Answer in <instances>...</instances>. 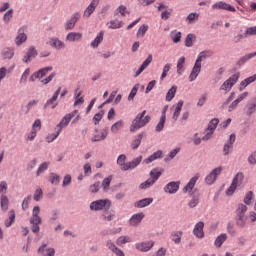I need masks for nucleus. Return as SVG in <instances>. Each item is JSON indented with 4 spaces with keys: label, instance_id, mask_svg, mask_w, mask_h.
Here are the masks:
<instances>
[{
    "label": "nucleus",
    "instance_id": "nucleus-3",
    "mask_svg": "<svg viewBox=\"0 0 256 256\" xmlns=\"http://www.w3.org/2000/svg\"><path fill=\"white\" fill-rule=\"evenodd\" d=\"M29 223L31 225L32 233H39V231H41V227H39V225L43 223V218H41V207H33Z\"/></svg>",
    "mask_w": 256,
    "mask_h": 256
},
{
    "label": "nucleus",
    "instance_id": "nucleus-51",
    "mask_svg": "<svg viewBox=\"0 0 256 256\" xmlns=\"http://www.w3.org/2000/svg\"><path fill=\"white\" fill-rule=\"evenodd\" d=\"M183 65H185V56H182L177 61V75L181 76L183 75Z\"/></svg>",
    "mask_w": 256,
    "mask_h": 256
},
{
    "label": "nucleus",
    "instance_id": "nucleus-38",
    "mask_svg": "<svg viewBox=\"0 0 256 256\" xmlns=\"http://www.w3.org/2000/svg\"><path fill=\"white\" fill-rule=\"evenodd\" d=\"M141 161H143V156H138L134 158L132 161L128 162V167H126L127 171L131 169H135L136 167H139L141 164Z\"/></svg>",
    "mask_w": 256,
    "mask_h": 256
},
{
    "label": "nucleus",
    "instance_id": "nucleus-14",
    "mask_svg": "<svg viewBox=\"0 0 256 256\" xmlns=\"http://www.w3.org/2000/svg\"><path fill=\"white\" fill-rule=\"evenodd\" d=\"M223 171V167L219 166L217 168H214L206 177H205V183L207 185H213L215 181H217V176L221 175V172Z\"/></svg>",
    "mask_w": 256,
    "mask_h": 256
},
{
    "label": "nucleus",
    "instance_id": "nucleus-58",
    "mask_svg": "<svg viewBox=\"0 0 256 256\" xmlns=\"http://www.w3.org/2000/svg\"><path fill=\"white\" fill-rule=\"evenodd\" d=\"M247 163L251 167H255L256 165V150L252 151L247 157Z\"/></svg>",
    "mask_w": 256,
    "mask_h": 256
},
{
    "label": "nucleus",
    "instance_id": "nucleus-55",
    "mask_svg": "<svg viewBox=\"0 0 256 256\" xmlns=\"http://www.w3.org/2000/svg\"><path fill=\"white\" fill-rule=\"evenodd\" d=\"M177 93V86H172L166 93V101H173L175 94Z\"/></svg>",
    "mask_w": 256,
    "mask_h": 256
},
{
    "label": "nucleus",
    "instance_id": "nucleus-39",
    "mask_svg": "<svg viewBox=\"0 0 256 256\" xmlns=\"http://www.w3.org/2000/svg\"><path fill=\"white\" fill-rule=\"evenodd\" d=\"M149 31V25L147 24H142L137 32H136V37L137 39H143L145 37L146 33Z\"/></svg>",
    "mask_w": 256,
    "mask_h": 256
},
{
    "label": "nucleus",
    "instance_id": "nucleus-31",
    "mask_svg": "<svg viewBox=\"0 0 256 256\" xmlns=\"http://www.w3.org/2000/svg\"><path fill=\"white\" fill-rule=\"evenodd\" d=\"M25 41H27V34H25L22 29H19L15 38V45H17V47H21Z\"/></svg>",
    "mask_w": 256,
    "mask_h": 256
},
{
    "label": "nucleus",
    "instance_id": "nucleus-37",
    "mask_svg": "<svg viewBox=\"0 0 256 256\" xmlns=\"http://www.w3.org/2000/svg\"><path fill=\"white\" fill-rule=\"evenodd\" d=\"M133 239L130 236L122 235L117 238L116 245L118 247H123V245H127V243H132Z\"/></svg>",
    "mask_w": 256,
    "mask_h": 256
},
{
    "label": "nucleus",
    "instance_id": "nucleus-5",
    "mask_svg": "<svg viewBox=\"0 0 256 256\" xmlns=\"http://www.w3.org/2000/svg\"><path fill=\"white\" fill-rule=\"evenodd\" d=\"M73 117H75L73 119ZM71 119H73L72 123H77L81 121V114L79 110H73L72 112L66 114L61 120L60 123L56 125V129H60L63 131L65 127H68L69 123H71Z\"/></svg>",
    "mask_w": 256,
    "mask_h": 256
},
{
    "label": "nucleus",
    "instance_id": "nucleus-61",
    "mask_svg": "<svg viewBox=\"0 0 256 256\" xmlns=\"http://www.w3.org/2000/svg\"><path fill=\"white\" fill-rule=\"evenodd\" d=\"M198 205H199V196L192 195V198L188 203V207H190V209H195V207H197Z\"/></svg>",
    "mask_w": 256,
    "mask_h": 256
},
{
    "label": "nucleus",
    "instance_id": "nucleus-34",
    "mask_svg": "<svg viewBox=\"0 0 256 256\" xmlns=\"http://www.w3.org/2000/svg\"><path fill=\"white\" fill-rule=\"evenodd\" d=\"M126 161H127V156L125 154H121L117 158V165H119L122 171H127L126 167H128V162L125 163Z\"/></svg>",
    "mask_w": 256,
    "mask_h": 256
},
{
    "label": "nucleus",
    "instance_id": "nucleus-41",
    "mask_svg": "<svg viewBox=\"0 0 256 256\" xmlns=\"http://www.w3.org/2000/svg\"><path fill=\"white\" fill-rule=\"evenodd\" d=\"M48 181L51 185H59V183H61V176L55 172H51L49 174Z\"/></svg>",
    "mask_w": 256,
    "mask_h": 256
},
{
    "label": "nucleus",
    "instance_id": "nucleus-60",
    "mask_svg": "<svg viewBox=\"0 0 256 256\" xmlns=\"http://www.w3.org/2000/svg\"><path fill=\"white\" fill-rule=\"evenodd\" d=\"M11 19H13V9H9L5 12L3 16V22L7 25L11 23Z\"/></svg>",
    "mask_w": 256,
    "mask_h": 256
},
{
    "label": "nucleus",
    "instance_id": "nucleus-4",
    "mask_svg": "<svg viewBox=\"0 0 256 256\" xmlns=\"http://www.w3.org/2000/svg\"><path fill=\"white\" fill-rule=\"evenodd\" d=\"M247 205L243 204V203H239L237 205V208L235 210V215H236V225L238 227H245V225H247V219H249V217L247 216Z\"/></svg>",
    "mask_w": 256,
    "mask_h": 256
},
{
    "label": "nucleus",
    "instance_id": "nucleus-15",
    "mask_svg": "<svg viewBox=\"0 0 256 256\" xmlns=\"http://www.w3.org/2000/svg\"><path fill=\"white\" fill-rule=\"evenodd\" d=\"M179 187H181V181H171L164 186L163 191L168 195H175L179 191Z\"/></svg>",
    "mask_w": 256,
    "mask_h": 256
},
{
    "label": "nucleus",
    "instance_id": "nucleus-27",
    "mask_svg": "<svg viewBox=\"0 0 256 256\" xmlns=\"http://www.w3.org/2000/svg\"><path fill=\"white\" fill-rule=\"evenodd\" d=\"M157 159H163V151L158 150L154 152L152 155L147 157L146 159L143 160L144 165H150V163H153V161H157Z\"/></svg>",
    "mask_w": 256,
    "mask_h": 256
},
{
    "label": "nucleus",
    "instance_id": "nucleus-63",
    "mask_svg": "<svg viewBox=\"0 0 256 256\" xmlns=\"http://www.w3.org/2000/svg\"><path fill=\"white\" fill-rule=\"evenodd\" d=\"M33 199L37 202L41 201L43 199V189L37 188L34 192Z\"/></svg>",
    "mask_w": 256,
    "mask_h": 256
},
{
    "label": "nucleus",
    "instance_id": "nucleus-9",
    "mask_svg": "<svg viewBox=\"0 0 256 256\" xmlns=\"http://www.w3.org/2000/svg\"><path fill=\"white\" fill-rule=\"evenodd\" d=\"M201 177V174L196 173L188 183L183 187L182 191L183 193H188L190 197H193V189H195V185H197V181H199V178Z\"/></svg>",
    "mask_w": 256,
    "mask_h": 256
},
{
    "label": "nucleus",
    "instance_id": "nucleus-7",
    "mask_svg": "<svg viewBox=\"0 0 256 256\" xmlns=\"http://www.w3.org/2000/svg\"><path fill=\"white\" fill-rule=\"evenodd\" d=\"M239 77H241V74L239 72L233 74L222 83L219 91L223 92L224 95H227V93H229L233 89V87H235L237 81H239Z\"/></svg>",
    "mask_w": 256,
    "mask_h": 256
},
{
    "label": "nucleus",
    "instance_id": "nucleus-28",
    "mask_svg": "<svg viewBox=\"0 0 256 256\" xmlns=\"http://www.w3.org/2000/svg\"><path fill=\"white\" fill-rule=\"evenodd\" d=\"M106 247H108L109 251H112L115 256H125V252L117 247L113 241H108L106 243Z\"/></svg>",
    "mask_w": 256,
    "mask_h": 256
},
{
    "label": "nucleus",
    "instance_id": "nucleus-1",
    "mask_svg": "<svg viewBox=\"0 0 256 256\" xmlns=\"http://www.w3.org/2000/svg\"><path fill=\"white\" fill-rule=\"evenodd\" d=\"M213 53L210 50H203L200 52L197 56V59L195 61V64L192 68V71L189 75V81L192 83V81H195L197 77H199V73H201V63L205 61V59H209Z\"/></svg>",
    "mask_w": 256,
    "mask_h": 256
},
{
    "label": "nucleus",
    "instance_id": "nucleus-20",
    "mask_svg": "<svg viewBox=\"0 0 256 256\" xmlns=\"http://www.w3.org/2000/svg\"><path fill=\"white\" fill-rule=\"evenodd\" d=\"M213 11L223 10V11H230L231 13H235V7L231 6L230 4L220 1L216 2L212 5Z\"/></svg>",
    "mask_w": 256,
    "mask_h": 256
},
{
    "label": "nucleus",
    "instance_id": "nucleus-22",
    "mask_svg": "<svg viewBox=\"0 0 256 256\" xmlns=\"http://www.w3.org/2000/svg\"><path fill=\"white\" fill-rule=\"evenodd\" d=\"M49 45L52 49H56L57 51H61L66 47L65 42L61 41L58 37L50 38Z\"/></svg>",
    "mask_w": 256,
    "mask_h": 256
},
{
    "label": "nucleus",
    "instance_id": "nucleus-18",
    "mask_svg": "<svg viewBox=\"0 0 256 256\" xmlns=\"http://www.w3.org/2000/svg\"><path fill=\"white\" fill-rule=\"evenodd\" d=\"M95 133L92 138H91V142L92 143H99V141H105V139H107V135H109V131L107 130V128L102 129V130H95Z\"/></svg>",
    "mask_w": 256,
    "mask_h": 256
},
{
    "label": "nucleus",
    "instance_id": "nucleus-64",
    "mask_svg": "<svg viewBox=\"0 0 256 256\" xmlns=\"http://www.w3.org/2000/svg\"><path fill=\"white\" fill-rule=\"evenodd\" d=\"M120 129H123V120L117 121L111 126L113 133H117Z\"/></svg>",
    "mask_w": 256,
    "mask_h": 256
},
{
    "label": "nucleus",
    "instance_id": "nucleus-6",
    "mask_svg": "<svg viewBox=\"0 0 256 256\" xmlns=\"http://www.w3.org/2000/svg\"><path fill=\"white\" fill-rule=\"evenodd\" d=\"M90 211H109L111 209V200L98 199L94 200L89 205Z\"/></svg>",
    "mask_w": 256,
    "mask_h": 256
},
{
    "label": "nucleus",
    "instance_id": "nucleus-23",
    "mask_svg": "<svg viewBox=\"0 0 256 256\" xmlns=\"http://www.w3.org/2000/svg\"><path fill=\"white\" fill-rule=\"evenodd\" d=\"M246 117H252L256 113V99L249 101L244 107Z\"/></svg>",
    "mask_w": 256,
    "mask_h": 256
},
{
    "label": "nucleus",
    "instance_id": "nucleus-48",
    "mask_svg": "<svg viewBox=\"0 0 256 256\" xmlns=\"http://www.w3.org/2000/svg\"><path fill=\"white\" fill-rule=\"evenodd\" d=\"M197 39V36L193 33H190L185 38V47H193V44L195 43Z\"/></svg>",
    "mask_w": 256,
    "mask_h": 256
},
{
    "label": "nucleus",
    "instance_id": "nucleus-12",
    "mask_svg": "<svg viewBox=\"0 0 256 256\" xmlns=\"http://www.w3.org/2000/svg\"><path fill=\"white\" fill-rule=\"evenodd\" d=\"M99 3H101V0L90 1L89 5L83 11L84 19H89V17L95 13L97 7H99Z\"/></svg>",
    "mask_w": 256,
    "mask_h": 256
},
{
    "label": "nucleus",
    "instance_id": "nucleus-10",
    "mask_svg": "<svg viewBox=\"0 0 256 256\" xmlns=\"http://www.w3.org/2000/svg\"><path fill=\"white\" fill-rule=\"evenodd\" d=\"M39 131H41V119H36L32 124L31 131L26 134V141H35Z\"/></svg>",
    "mask_w": 256,
    "mask_h": 256
},
{
    "label": "nucleus",
    "instance_id": "nucleus-49",
    "mask_svg": "<svg viewBox=\"0 0 256 256\" xmlns=\"http://www.w3.org/2000/svg\"><path fill=\"white\" fill-rule=\"evenodd\" d=\"M0 205L2 211H7L9 209V198L7 195L0 196Z\"/></svg>",
    "mask_w": 256,
    "mask_h": 256
},
{
    "label": "nucleus",
    "instance_id": "nucleus-53",
    "mask_svg": "<svg viewBox=\"0 0 256 256\" xmlns=\"http://www.w3.org/2000/svg\"><path fill=\"white\" fill-rule=\"evenodd\" d=\"M15 223V211L9 212V217L4 221L5 227H11Z\"/></svg>",
    "mask_w": 256,
    "mask_h": 256
},
{
    "label": "nucleus",
    "instance_id": "nucleus-36",
    "mask_svg": "<svg viewBox=\"0 0 256 256\" xmlns=\"http://www.w3.org/2000/svg\"><path fill=\"white\" fill-rule=\"evenodd\" d=\"M143 141V133L138 134L131 142L130 147L135 151L136 149H139V146L141 145V142Z\"/></svg>",
    "mask_w": 256,
    "mask_h": 256
},
{
    "label": "nucleus",
    "instance_id": "nucleus-21",
    "mask_svg": "<svg viewBox=\"0 0 256 256\" xmlns=\"http://www.w3.org/2000/svg\"><path fill=\"white\" fill-rule=\"evenodd\" d=\"M203 229H205V222L199 221L194 226L193 235H195L197 239H203L205 237V231H203Z\"/></svg>",
    "mask_w": 256,
    "mask_h": 256
},
{
    "label": "nucleus",
    "instance_id": "nucleus-40",
    "mask_svg": "<svg viewBox=\"0 0 256 256\" xmlns=\"http://www.w3.org/2000/svg\"><path fill=\"white\" fill-rule=\"evenodd\" d=\"M227 234L222 233L220 235H218L214 241V245L215 247H217L218 249H220V247L223 246V243H225V241H227Z\"/></svg>",
    "mask_w": 256,
    "mask_h": 256
},
{
    "label": "nucleus",
    "instance_id": "nucleus-54",
    "mask_svg": "<svg viewBox=\"0 0 256 256\" xmlns=\"http://www.w3.org/2000/svg\"><path fill=\"white\" fill-rule=\"evenodd\" d=\"M198 20H199V13L197 12H192L186 17V23H188V25H191Z\"/></svg>",
    "mask_w": 256,
    "mask_h": 256
},
{
    "label": "nucleus",
    "instance_id": "nucleus-44",
    "mask_svg": "<svg viewBox=\"0 0 256 256\" xmlns=\"http://www.w3.org/2000/svg\"><path fill=\"white\" fill-rule=\"evenodd\" d=\"M183 100H179L178 103L176 104L174 114H173V119L174 121H177L179 119V115H181V110L183 109Z\"/></svg>",
    "mask_w": 256,
    "mask_h": 256
},
{
    "label": "nucleus",
    "instance_id": "nucleus-56",
    "mask_svg": "<svg viewBox=\"0 0 256 256\" xmlns=\"http://www.w3.org/2000/svg\"><path fill=\"white\" fill-rule=\"evenodd\" d=\"M253 57H256V52H252V53L244 55L242 58L239 59L238 63L240 65H245V63H247V61L253 59Z\"/></svg>",
    "mask_w": 256,
    "mask_h": 256
},
{
    "label": "nucleus",
    "instance_id": "nucleus-8",
    "mask_svg": "<svg viewBox=\"0 0 256 256\" xmlns=\"http://www.w3.org/2000/svg\"><path fill=\"white\" fill-rule=\"evenodd\" d=\"M244 179H245V174H243V172H238L234 176L231 185L226 190V195L228 197H231V195H233V193H235V191H237V187H241V185H243Z\"/></svg>",
    "mask_w": 256,
    "mask_h": 256
},
{
    "label": "nucleus",
    "instance_id": "nucleus-33",
    "mask_svg": "<svg viewBox=\"0 0 256 256\" xmlns=\"http://www.w3.org/2000/svg\"><path fill=\"white\" fill-rule=\"evenodd\" d=\"M103 31H100L97 36L95 37V39L90 43V47H92V49H97V47H99V45H101V43H103Z\"/></svg>",
    "mask_w": 256,
    "mask_h": 256
},
{
    "label": "nucleus",
    "instance_id": "nucleus-2",
    "mask_svg": "<svg viewBox=\"0 0 256 256\" xmlns=\"http://www.w3.org/2000/svg\"><path fill=\"white\" fill-rule=\"evenodd\" d=\"M151 121V116L147 115V110L137 114L130 126V132L135 133L139 129H143Z\"/></svg>",
    "mask_w": 256,
    "mask_h": 256
},
{
    "label": "nucleus",
    "instance_id": "nucleus-43",
    "mask_svg": "<svg viewBox=\"0 0 256 256\" xmlns=\"http://www.w3.org/2000/svg\"><path fill=\"white\" fill-rule=\"evenodd\" d=\"M49 165H51V163L49 162H43L38 166V169L36 171V177H41V175H43V173H45V171H47V169H49Z\"/></svg>",
    "mask_w": 256,
    "mask_h": 256
},
{
    "label": "nucleus",
    "instance_id": "nucleus-11",
    "mask_svg": "<svg viewBox=\"0 0 256 256\" xmlns=\"http://www.w3.org/2000/svg\"><path fill=\"white\" fill-rule=\"evenodd\" d=\"M49 71H53V66H47V67L41 68L38 71L34 72L29 77V81L31 83H35V81H37V79H43V77H45V75H47V73H49Z\"/></svg>",
    "mask_w": 256,
    "mask_h": 256
},
{
    "label": "nucleus",
    "instance_id": "nucleus-29",
    "mask_svg": "<svg viewBox=\"0 0 256 256\" xmlns=\"http://www.w3.org/2000/svg\"><path fill=\"white\" fill-rule=\"evenodd\" d=\"M83 39V33L81 32H70L66 35V41L69 43L79 42Z\"/></svg>",
    "mask_w": 256,
    "mask_h": 256
},
{
    "label": "nucleus",
    "instance_id": "nucleus-25",
    "mask_svg": "<svg viewBox=\"0 0 256 256\" xmlns=\"http://www.w3.org/2000/svg\"><path fill=\"white\" fill-rule=\"evenodd\" d=\"M2 59L6 61H11L15 57V48L13 47H5L1 51Z\"/></svg>",
    "mask_w": 256,
    "mask_h": 256
},
{
    "label": "nucleus",
    "instance_id": "nucleus-46",
    "mask_svg": "<svg viewBox=\"0 0 256 256\" xmlns=\"http://www.w3.org/2000/svg\"><path fill=\"white\" fill-rule=\"evenodd\" d=\"M181 151V148H175L171 150L168 155L164 158L165 163H169V161H173L175 157H177V154Z\"/></svg>",
    "mask_w": 256,
    "mask_h": 256
},
{
    "label": "nucleus",
    "instance_id": "nucleus-24",
    "mask_svg": "<svg viewBox=\"0 0 256 256\" xmlns=\"http://www.w3.org/2000/svg\"><path fill=\"white\" fill-rule=\"evenodd\" d=\"M153 63V55H148L145 61L141 64L140 68L135 72L134 77H139L148 67Z\"/></svg>",
    "mask_w": 256,
    "mask_h": 256
},
{
    "label": "nucleus",
    "instance_id": "nucleus-13",
    "mask_svg": "<svg viewBox=\"0 0 256 256\" xmlns=\"http://www.w3.org/2000/svg\"><path fill=\"white\" fill-rule=\"evenodd\" d=\"M79 19H81L80 12H75L72 14L70 19H68L64 24L65 31H72V29H75V25H77V21H79Z\"/></svg>",
    "mask_w": 256,
    "mask_h": 256
},
{
    "label": "nucleus",
    "instance_id": "nucleus-57",
    "mask_svg": "<svg viewBox=\"0 0 256 256\" xmlns=\"http://www.w3.org/2000/svg\"><path fill=\"white\" fill-rule=\"evenodd\" d=\"M222 153L224 157H228V155H231V153H233V144H228L226 142L223 146Z\"/></svg>",
    "mask_w": 256,
    "mask_h": 256
},
{
    "label": "nucleus",
    "instance_id": "nucleus-32",
    "mask_svg": "<svg viewBox=\"0 0 256 256\" xmlns=\"http://www.w3.org/2000/svg\"><path fill=\"white\" fill-rule=\"evenodd\" d=\"M161 175H163V169L161 168H154L149 173L150 179H152L154 183L159 181V177H161Z\"/></svg>",
    "mask_w": 256,
    "mask_h": 256
},
{
    "label": "nucleus",
    "instance_id": "nucleus-50",
    "mask_svg": "<svg viewBox=\"0 0 256 256\" xmlns=\"http://www.w3.org/2000/svg\"><path fill=\"white\" fill-rule=\"evenodd\" d=\"M183 237V232L176 231L171 234V239L175 245H179L181 243V238Z\"/></svg>",
    "mask_w": 256,
    "mask_h": 256
},
{
    "label": "nucleus",
    "instance_id": "nucleus-45",
    "mask_svg": "<svg viewBox=\"0 0 256 256\" xmlns=\"http://www.w3.org/2000/svg\"><path fill=\"white\" fill-rule=\"evenodd\" d=\"M123 25H125V23H123V21H119L117 19L110 20L108 22V29H121V27H123Z\"/></svg>",
    "mask_w": 256,
    "mask_h": 256
},
{
    "label": "nucleus",
    "instance_id": "nucleus-19",
    "mask_svg": "<svg viewBox=\"0 0 256 256\" xmlns=\"http://www.w3.org/2000/svg\"><path fill=\"white\" fill-rule=\"evenodd\" d=\"M60 93H61V87H59L54 92L53 96L46 101V103L44 104V109H47L48 107H50V109H55V107H57L58 105L57 99H59Z\"/></svg>",
    "mask_w": 256,
    "mask_h": 256
},
{
    "label": "nucleus",
    "instance_id": "nucleus-30",
    "mask_svg": "<svg viewBox=\"0 0 256 256\" xmlns=\"http://www.w3.org/2000/svg\"><path fill=\"white\" fill-rule=\"evenodd\" d=\"M153 203V198H143L141 200H138L134 203V207L137 209H143L145 207H149Z\"/></svg>",
    "mask_w": 256,
    "mask_h": 256
},
{
    "label": "nucleus",
    "instance_id": "nucleus-17",
    "mask_svg": "<svg viewBox=\"0 0 256 256\" xmlns=\"http://www.w3.org/2000/svg\"><path fill=\"white\" fill-rule=\"evenodd\" d=\"M143 219H145V213L143 212L136 213L130 217V219L128 220V223L130 227H139Z\"/></svg>",
    "mask_w": 256,
    "mask_h": 256
},
{
    "label": "nucleus",
    "instance_id": "nucleus-16",
    "mask_svg": "<svg viewBox=\"0 0 256 256\" xmlns=\"http://www.w3.org/2000/svg\"><path fill=\"white\" fill-rule=\"evenodd\" d=\"M155 246V241H145V242H138L135 244V249L137 251H141L142 253H147V251H151L153 247Z\"/></svg>",
    "mask_w": 256,
    "mask_h": 256
},
{
    "label": "nucleus",
    "instance_id": "nucleus-59",
    "mask_svg": "<svg viewBox=\"0 0 256 256\" xmlns=\"http://www.w3.org/2000/svg\"><path fill=\"white\" fill-rule=\"evenodd\" d=\"M182 34L180 31L174 30L171 32V40L173 43H181Z\"/></svg>",
    "mask_w": 256,
    "mask_h": 256
},
{
    "label": "nucleus",
    "instance_id": "nucleus-42",
    "mask_svg": "<svg viewBox=\"0 0 256 256\" xmlns=\"http://www.w3.org/2000/svg\"><path fill=\"white\" fill-rule=\"evenodd\" d=\"M56 133H50L45 137L46 143H53L61 135V130L57 127H55Z\"/></svg>",
    "mask_w": 256,
    "mask_h": 256
},
{
    "label": "nucleus",
    "instance_id": "nucleus-62",
    "mask_svg": "<svg viewBox=\"0 0 256 256\" xmlns=\"http://www.w3.org/2000/svg\"><path fill=\"white\" fill-rule=\"evenodd\" d=\"M103 221H113L115 219V211L104 212L102 214Z\"/></svg>",
    "mask_w": 256,
    "mask_h": 256
},
{
    "label": "nucleus",
    "instance_id": "nucleus-47",
    "mask_svg": "<svg viewBox=\"0 0 256 256\" xmlns=\"http://www.w3.org/2000/svg\"><path fill=\"white\" fill-rule=\"evenodd\" d=\"M253 199H255V193H253V191H249L245 194L244 199H243V203L244 205H251L253 203Z\"/></svg>",
    "mask_w": 256,
    "mask_h": 256
},
{
    "label": "nucleus",
    "instance_id": "nucleus-26",
    "mask_svg": "<svg viewBox=\"0 0 256 256\" xmlns=\"http://www.w3.org/2000/svg\"><path fill=\"white\" fill-rule=\"evenodd\" d=\"M39 255L42 256H55V248L53 247H47V244H42L38 248Z\"/></svg>",
    "mask_w": 256,
    "mask_h": 256
},
{
    "label": "nucleus",
    "instance_id": "nucleus-35",
    "mask_svg": "<svg viewBox=\"0 0 256 256\" xmlns=\"http://www.w3.org/2000/svg\"><path fill=\"white\" fill-rule=\"evenodd\" d=\"M166 119H167V116H166V114H165V110H163L162 115H161V117H160V120H159L158 124H157L156 127H155V131H156L157 133H161V131H163V129H164V127H165V121H166Z\"/></svg>",
    "mask_w": 256,
    "mask_h": 256
},
{
    "label": "nucleus",
    "instance_id": "nucleus-52",
    "mask_svg": "<svg viewBox=\"0 0 256 256\" xmlns=\"http://www.w3.org/2000/svg\"><path fill=\"white\" fill-rule=\"evenodd\" d=\"M154 185H155V182L151 178H148L146 181L142 182L139 185V189H142V190L151 189V187H153Z\"/></svg>",
    "mask_w": 256,
    "mask_h": 256
}]
</instances>
